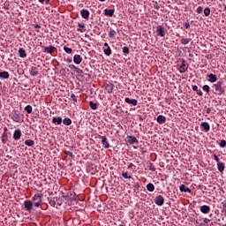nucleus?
Segmentation results:
<instances>
[{
	"label": "nucleus",
	"mask_w": 226,
	"mask_h": 226,
	"mask_svg": "<svg viewBox=\"0 0 226 226\" xmlns=\"http://www.w3.org/2000/svg\"><path fill=\"white\" fill-rule=\"evenodd\" d=\"M154 202L156 206H163V204H165V198H163L162 195H158L154 199Z\"/></svg>",
	"instance_id": "3"
},
{
	"label": "nucleus",
	"mask_w": 226,
	"mask_h": 226,
	"mask_svg": "<svg viewBox=\"0 0 226 226\" xmlns=\"http://www.w3.org/2000/svg\"><path fill=\"white\" fill-rule=\"evenodd\" d=\"M71 98H72V102H74L75 103H77V96H75V94H71Z\"/></svg>",
	"instance_id": "44"
},
{
	"label": "nucleus",
	"mask_w": 226,
	"mask_h": 226,
	"mask_svg": "<svg viewBox=\"0 0 226 226\" xmlns=\"http://www.w3.org/2000/svg\"><path fill=\"white\" fill-rule=\"evenodd\" d=\"M0 79H10V73L8 72H1Z\"/></svg>",
	"instance_id": "21"
},
{
	"label": "nucleus",
	"mask_w": 226,
	"mask_h": 226,
	"mask_svg": "<svg viewBox=\"0 0 226 226\" xmlns=\"http://www.w3.org/2000/svg\"><path fill=\"white\" fill-rule=\"evenodd\" d=\"M156 121L159 124H164V123L167 121V117H165L163 115H159Z\"/></svg>",
	"instance_id": "9"
},
{
	"label": "nucleus",
	"mask_w": 226,
	"mask_h": 226,
	"mask_svg": "<svg viewBox=\"0 0 226 226\" xmlns=\"http://www.w3.org/2000/svg\"><path fill=\"white\" fill-rule=\"evenodd\" d=\"M179 190L180 192H185V193H192V190L183 184L180 185Z\"/></svg>",
	"instance_id": "15"
},
{
	"label": "nucleus",
	"mask_w": 226,
	"mask_h": 226,
	"mask_svg": "<svg viewBox=\"0 0 226 226\" xmlns=\"http://www.w3.org/2000/svg\"><path fill=\"white\" fill-rule=\"evenodd\" d=\"M207 77L208 78V82H211V84H215V82H216V80H218V78H216V75L210 73L207 74Z\"/></svg>",
	"instance_id": "7"
},
{
	"label": "nucleus",
	"mask_w": 226,
	"mask_h": 226,
	"mask_svg": "<svg viewBox=\"0 0 226 226\" xmlns=\"http://www.w3.org/2000/svg\"><path fill=\"white\" fill-rule=\"evenodd\" d=\"M156 31H157L158 36H161L162 38L165 36V29L163 28V26H159Z\"/></svg>",
	"instance_id": "8"
},
{
	"label": "nucleus",
	"mask_w": 226,
	"mask_h": 226,
	"mask_svg": "<svg viewBox=\"0 0 226 226\" xmlns=\"http://www.w3.org/2000/svg\"><path fill=\"white\" fill-rule=\"evenodd\" d=\"M125 103H129V105H133L134 107H137L138 101L136 99H130L129 97H126Z\"/></svg>",
	"instance_id": "11"
},
{
	"label": "nucleus",
	"mask_w": 226,
	"mask_h": 226,
	"mask_svg": "<svg viewBox=\"0 0 226 226\" xmlns=\"http://www.w3.org/2000/svg\"><path fill=\"white\" fill-rule=\"evenodd\" d=\"M80 15L82 19H85L86 20H87V19H89V11L83 9L80 11Z\"/></svg>",
	"instance_id": "10"
},
{
	"label": "nucleus",
	"mask_w": 226,
	"mask_h": 226,
	"mask_svg": "<svg viewBox=\"0 0 226 226\" xmlns=\"http://www.w3.org/2000/svg\"><path fill=\"white\" fill-rule=\"evenodd\" d=\"M104 14L108 17H113L114 16V10H105Z\"/></svg>",
	"instance_id": "25"
},
{
	"label": "nucleus",
	"mask_w": 226,
	"mask_h": 226,
	"mask_svg": "<svg viewBox=\"0 0 226 226\" xmlns=\"http://www.w3.org/2000/svg\"><path fill=\"white\" fill-rule=\"evenodd\" d=\"M201 128H203L204 132H209L211 130V126L207 122H202L200 124Z\"/></svg>",
	"instance_id": "13"
},
{
	"label": "nucleus",
	"mask_w": 226,
	"mask_h": 226,
	"mask_svg": "<svg viewBox=\"0 0 226 226\" xmlns=\"http://www.w3.org/2000/svg\"><path fill=\"white\" fill-rule=\"evenodd\" d=\"M192 91H199V87L196 85L192 87Z\"/></svg>",
	"instance_id": "51"
},
{
	"label": "nucleus",
	"mask_w": 226,
	"mask_h": 226,
	"mask_svg": "<svg viewBox=\"0 0 226 226\" xmlns=\"http://www.w3.org/2000/svg\"><path fill=\"white\" fill-rule=\"evenodd\" d=\"M109 38H115L116 37V30L110 29V31L109 33Z\"/></svg>",
	"instance_id": "33"
},
{
	"label": "nucleus",
	"mask_w": 226,
	"mask_h": 226,
	"mask_svg": "<svg viewBox=\"0 0 226 226\" xmlns=\"http://www.w3.org/2000/svg\"><path fill=\"white\" fill-rule=\"evenodd\" d=\"M56 206H58V207L60 206H63V200L59 199V198H56Z\"/></svg>",
	"instance_id": "38"
},
{
	"label": "nucleus",
	"mask_w": 226,
	"mask_h": 226,
	"mask_svg": "<svg viewBox=\"0 0 226 226\" xmlns=\"http://www.w3.org/2000/svg\"><path fill=\"white\" fill-rule=\"evenodd\" d=\"M185 29H190V23L189 22H185Z\"/></svg>",
	"instance_id": "50"
},
{
	"label": "nucleus",
	"mask_w": 226,
	"mask_h": 226,
	"mask_svg": "<svg viewBox=\"0 0 226 226\" xmlns=\"http://www.w3.org/2000/svg\"><path fill=\"white\" fill-rule=\"evenodd\" d=\"M214 160H215L217 163H220V158H218V155L215 154V155H214Z\"/></svg>",
	"instance_id": "47"
},
{
	"label": "nucleus",
	"mask_w": 226,
	"mask_h": 226,
	"mask_svg": "<svg viewBox=\"0 0 226 226\" xmlns=\"http://www.w3.org/2000/svg\"><path fill=\"white\" fill-rule=\"evenodd\" d=\"M104 47L109 48V43L105 42V43H104Z\"/></svg>",
	"instance_id": "56"
},
{
	"label": "nucleus",
	"mask_w": 226,
	"mask_h": 226,
	"mask_svg": "<svg viewBox=\"0 0 226 226\" xmlns=\"http://www.w3.org/2000/svg\"><path fill=\"white\" fill-rule=\"evenodd\" d=\"M205 223H207V222H209V220H207V219H205Z\"/></svg>",
	"instance_id": "60"
},
{
	"label": "nucleus",
	"mask_w": 226,
	"mask_h": 226,
	"mask_svg": "<svg viewBox=\"0 0 226 226\" xmlns=\"http://www.w3.org/2000/svg\"><path fill=\"white\" fill-rule=\"evenodd\" d=\"M78 26L79 27V28H78L79 33H84V31H82V29H84V27H86V25L79 23Z\"/></svg>",
	"instance_id": "37"
},
{
	"label": "nucleus",
	"mask_w": 226,
	"mask_h": 226,
	"mask_svg": "<svg viewBox=\"0 0 226 226\" xmlns=\"http://www.w3.org/2000/svg\"><path fill=\"white\" fill-rule=\"evenodd\" d=\"M119 226H124V225H123V224H120Z\"/></svg>",
	"instance_id": "64"
},
{
	"label": "nucleus",
	"mask_w": 226,
	"mask_h": 226,
	"mask_svg": "<svg viewBox=\"0 0 226 226\" xmlns=\"http://www.w3.org/2000/svg\"><path fill=\"white\" fill-rule=\"evenodd\" d=\"M40 27H41L40 25L35 26V28H37V29H40Z\"/></svg>",
	"instance_id": "57"
},
{
	"label": "nucleus",
	"mask_w": 226,
	"mask_h": 226,
	"mask_svg": "<svg viewBox=\"0 0 226 226\" xmlns=\"http://www.w3.org/2000/svg\"><path fill=\"white\" fill-rule=\"evenodd\" d=\"M52 123H56V124H61V123H63V118H61V117H53Z\"/></svg>",
	"instance_id": "23"
},
{
	"label": "nucleus",
	"mask_w": 226,
	"mask_h": 226,
	"mask_svg": "<svg viewBox=\"0 0 226 226\" xmlns=\"http://www.w3.org/2000/svg\"><path fill=\"white\" fill-rule=\"evenodd\" d=\"M196 11H197V13H202V11H204V8H202V6H199V7L196 9Z\"/></svg>",
	"instance_id": "43"
},
{
	"label": "nucleus",
	"mask_w": 226,
	"mask_h": 226,
	"mask_svg": "<svg viewBox=\"0 0 226 226\" xmlns=\"http://www.w3.org/2000/svg\"><path fill=\"white\" fill-rule=\"evenodd\" d=\"M50 3V0H46V4H49Z\"/></svg>",
	"instance_id": "59"
},
{
	"label": "nucleus",
	"mask_w": 226,
	"mask_h": 226,
	"mask_svg": "<svg viewBox=\"0 0 226 226\" xmlns=\"http://www.w3.org/2000/svg\"><path fill=\"white\" fill-rule=\"evenodd\" d=\"M149 170H151V172H155L156 168H154V166H150Z\"/></svg>",
	"instance_id": "48"
},
{
	"label": "nucleus",
	"mask_w": 226,
	"mask_h": 226,
	"mask_svg": "<svg viewBox=\"0 0 226 226\" xmlns=\"http://www.w3.org/2000/svg\"><path fill=\"white\" fill-rule=\"evenodd\" d=\"M109 93H112L114 89V86H109Z\"/></svg>",
	"instance_id": "52"
},
{
	"label": "nucleus",
	"mask_w": 226,
	"mask_h": 226,
	"mask_svg": "<svg viewBox=\"0 0 226 226\" xmlns=\"http://www.w3.org/2000/svg\"><path fill=\"white\" fill-rule=\"evenodd\" d=\"M69 68H73L74 72L77 73H84V72L81 69H79L77 66H75L73 64L69 65Z\"/></svg>",
	"instance_id": "26"
},
{
	"label": "nucleus",
	"mask_w": 226,
	"mask_h": 226,
	"mask_svg": "<svg viewBox=\"0 0 226 226\" xmlns=\"http://www.w3.org/2000/svg\"><path fill=\"white\" fill-rule=\"evenodd\" d=\"M41 201H37V202L34 203V206L35 207H38L41 206Z\"/></svg>",
	"instance_id": "49"
},
{
	"label": "nucleus",
	"mask_w": 226,
	"mask_h": 226,
	"mask_svg": "<svg viewBox=\"0 0 226 226\" xmlns=\"http://www.w3.org/2000/svg\"><path fill=\"white\" fill-rule=\"evenodd\" d=\"M217 169H218L219 172H223V170H225V163L218 162Z\"/></svg>",
	"instance_id": "20"
},
{
	"label": "nucleus",
	"mask_w": 226,
	"mask_h": 226,
	"mask_svg": "<svg viewBox=\"0 0 226 226\" xmlns=\"http://www.w3.org/2000/svg\"><path fill=\"white\" fill-rule=\"evenodd\" d=\"M200 211H201L203 215H207L211 211V207L207 205H203L200 207Z\"/></svg>",
	"instance_id": "6"
},
{
	"label": "nucleus",
	"mask_w": 226,
	"mask_h": 226,
	"mask_svg": "<svg viewBox=\"0 0 226 226\" xmlns=\"http://www.w3.org/2000/svg\"><path fill=\"white\" fill-rule=\"evenodd\" d=\"M133 167V163H130L129 165H128V169H132Z\"/></svg>",
	"instance_id": "55"
},
{
	"label": "nucleus",
	"mask_w": 226,
	"mask_h": 226,
	"mask_svg": "<svg viewBox=\"0 0 226 226\" xmlns=\"http://www.w3.org/2000/svg\"><path fill=\"white\" fill-rule=\"evenodd\" d=\"M25 110H26V112H27V114H31V112H33V106L32 105H26L25 107Z\"/></svg>",
	"instance_id": "31"
},
{
	"label": "nucleus",
	"mask_w": 226,
	"mask_h": 226,
	"mask_svg": "<svg viewBox=\"0 0 226 226\" xmlns=\"http://www.w3.org/2000/svg\"><path fill=\"white\" fill-rule=\"evenodd\" d=\"M99 1H101V3H105L106 0H99Z\"/></svg>",
	"instance_id": "61"
},
{
	"label": "nucleus",
	"mask_w": 226,
	"mask_h": 226,
	"mask_svg": "<svg viewBox=\"0 0 226 226\" xmlns=\"http://www.w3.org/2000/svg\"><path fill=\"white\" fill-rule=\"evenodd\" d=\"M64 52H66V54H72V52H73V49H72V48H68L66 46L64 47Z\"/></svg>",
	"instance_id": "35"
},
{
	"label": "nucleus",
	"mask_w": 226,
	"mask_h": 226,
	"mask_svg": "<svg viewBox=\"0 0 226 226\" xmlns=\"http://www.w3.org/2000/svg\"><path fill=\"white\" fill-rule=\"evenodd\" d=\"M49 204H50V206H52L53 207H56V208L58 207L56 198H53L52 200H49Z\"/></svg>",
	"instance_id": "27"
},
{
	"label": "nucleus",
	"mask_w": 226,
	"mask_h": 226,
	"mask_svg": "<svg viewBox=\"0 0 226 226\" xmlns=\"http://www.w3.org/2000/svg\"><path fill=\"white\" fill-rule=\"evenodd\" d=\"M2 142H3V144H6V139H4V134H3Z\"/></svg>",
	"instance_id": "53"
},
{
	"label": "nucleus",
	"mask_w": 226,
	"mask_h": 226,
	"mask_svg": "<svg viewBox=\"0 0 226 226\" xmlns=\"http://www.w3.org/2000/svg\"><path fill=\"white\" fill-rule=\"evenodd\" d=\"M12 119L15 121V123H19V115L13 116Z\"/></svg>",
	"instance_id": "46"
},
{
	"label": "nucleus",
	"mask_w": 226,
	"mask_h": 226,
	"mask_svg": "<svg viewBox=\"0 0 226 226\" xmlns=\"http://www.w3.org/2000/svg\"><path fill=\"white\" fill-rule=\"evenodd\" d=\"M147 190L148 192H154V185H153L152 183L148 184V185H147Z\"/></svg>",
	"instance_id": "29"
},
{
	"label": "nucleus",
	"mask_w": 226,
	"mask_h": 226,
	"mask_svg": "<svg viewBox=\"0 0 226 226\" xmlns=\"http://www.w3.org/2000/svg\"><path fill=\"white\" fill-rule=\"evenodd\" d=\"M203 11L205 17H209V15H211V9H209L208 7L205 8Z\"/></svg>",
	"instance_id": "32"
},
{
	"label": "nucleus",
	"mask_w": 226,
	"mask_h": 226,
	"mask_svg": "<svg viewBox=\"0 0 226 226\" xmlns=\"http://www.w3.org/2000/svg\"><path fill=\"white\" fill-rule=\"evenodd\" d=\"M21 137H22V132L20 131V129L15 130L13 133L14 140H20Z\"/></svg>",
	"instance_id": "5"
},
{
	"label": "nucleus",
	"mask_w": 226,
	"mask_h": 226,
	"mask_svg": "<svg viewBox=\"0 0 226 226\" xmlns=\"http://www.w3.org/2000/svg\"><path fill=\"white\" fill-rule=\"evenodd\" d=\"M202 89H203V91H206V93H209L210 87L208 85H205V86H203Z\"/></svg>",
	"instance_id": "40"
},
{
	"label": "nucleus",
	"mask_w": 226,
	"mask_h": 226,
	"mask_svg": "<svg viewBox=\"0 0 226 226\" xmlns=\"http://www.w3.org/2000/svg\"><path fill=\"white\" fill-rule=\"evenodd\" d=\"M19 57L26 58L27 57V53H26V49L24 48H21L18 51Z\"/></svg>",
	"instance_id": "17"
},
{
	"label": "nucleus",
	"mask_w": 226,
	"mask_h": 226,
	"mask_svg": "<svg viewBox=\"0 0 226 226\" xmlns=\"http://www.w3.org/2000/svg\"><path fill=\"white\" fill-rule=\"evenodd\" d=\"M224 10H226V5L224 6Z\"/></svg>",
	"instance_id": "63"
},
{
	"label": "nucleus",
	"mask_w": 226,
	"mask_h": 226,
	"mask_svg": "<svg viewBox=\"0 0 226 226\" xmlns=\"http://www.w3.org/2000/svg\"><path fill=\"white\" fill-rule=\"evenodd\" d=\"M188 70V67L186 66V60L183 59L182 64L179 67V73H185V72Z\"/></svg>",
	"instance_id": "4"
},
{
	"label": "nucleus",
	"mask_w": 226,
	"mask_h": 226,
	"mask_svg": "<svg viewBox=\"0 0 226 226\" xmlns=\"http://www.w3.org/2000/svg\"><path fill=\"white\" fill-rule=\"evenodd\" d=\"M102 144L104 146L105 149H109V147H110V144H109V141H107V137L105 136L102 137Z\"/></svg>",
	"instance_id": "12"
},
{
	"label": "nucleus",
	"mask_w": 226,
	"mask_h": 226,
	"mask_svg": "<svg viewBox=\"0 0 226 226\" xmlns=\"http://www.w3.org/2000/svg\"><path fill=\"white\" fill-rule=\"evenodd\" d=\"M103 53L105 54V56H110L112 54V49H110V46H108L107 49H104Z\"/></svg>",
	"instance_id": "24"
},
{
	"label": "nucleus",
	"mask_w": 226,
	"mask_h": 226,
	"mask_svg": "<svg viewBox=\"0 0 226 226\" xmlns=\"http://www.w3.org/2000/svg\"><path fill=\"white\" fill-rule=\"evenodd\" d=\"M219 146H220V147H226V140L225 139H222V140H221L220 141V143H219Z\"/></svg>",
	"instance_id": "39"
},
{
	"label": "nucleus",
	"mask_w": 226,
	"mask_h": 226,
	"mask_svg": "<svg viewBox=\"0 0 226 226\" xmlns=\"http://www.w3.org/2000/svg\"><path fill=\"white\" fill-rule=\"evenodd\" d=\"M63 124L65 125V126H70V124H72V119L70 118H64L63 120Z\"/></svg>",
	"instance_id": "30"
},
{
	"label": "nucleus",
	"mask_w": 226,
	"mask_h": 226,
	"mask_svg": "<svg viewBox=\"0 0 226 226\" xmlns=\"http://www.w3.org/2000/svg\"><path fill=\"white\" fill-rule=\"evenodd\" d=\"M122 177L124 179H132V176H128V173L124 171L122 172Z\"/></svg>",
	"instance_id": "36"
},
{
	"label": "nucleus",
	"mask_w": 226,
	"mask_h": 226,
	"mask_svg": "<svg viewBox=\"0 0 226 226\" xmlns=\"http://www.w3.org/2000/svg\"><path fill=\"white\" fill-rule=\"evenodd\" d=\"M73 63H75V64H80V63H82V56H80V55H75L73 56Z\"/></svg>",
	"instance_id": "16"
},
{
	"label": "nucleus",
	"mask_w": 226,
	"mask_h": 226,
	"mask_svg": "<svg viewBox=\"0 0 226 226\" xmlns=\"http://www.w3.org/2000/svg\"><path fill=\"white\" fill-rule=\"evenodd\" d=\"M123 52H124V54H130V48H128V47H124V48H123Z\"/></svg>",
	"instance_id": "41"
},
{
	"label": "nucleus",
	"mask_w": 226,
	"mask_h": 226,
	"mask_svg": "<svg viewBox=\"0 0 226 226\" xmlns=\"http://www.w3.org/2000/svg\"><path fill=\"white\" fill-rule=\"evenodd\" d=\"M39 3H45V0H39Z\"/></svg>",
	"instance_id": "58"
},
{
	"label": "nucleus",
	"mask_w": 226,
	"mask_h": 226,
	"mask_svg": "<svg viewBox=\"0 0 226 226\" xmlns=\"http://www.w3.org/2000/svg\"><path fill=\"white\" fill-rule=\"evenodd\" d=\"M56 48L54 47V46H49V47H46L45 49H44V52L46 53V54H52L53 52H54V49H55Z\"/></svg>",
	"instance_id": "18"
},
{
	"label": "nucleus",
	"mask_w": 226,
	"mask_h": 226,
	"mask_svg": "<svg viewBox=\"0 0 226 226\" xmlns=\"http://www.w3.org/2000/svg\"><path fill=\"white\" fill-rule=\"evenodd\" d=\"M203 94H204V93H202L201 90H200V91L198 92V95H199V96H202Z\"/></svg>",
	"instance_id": "54"
},
{
	"label": "nucleus",
	"mask_w": 226,
	"mask_h": 226,
	"mask_svg": "<svg viewBox=\"0 0 226 226\" xmlns=\"http://www.w3.org/2000/svg\"><path fill=\"white\" fill-rule=\"evenodd\" d=\"M207 114H209V109H207Z\"/></svg>",
	"instance_id": "62"
},
{
	"label": "nucleus",
	"mask_w": 226,
	"mask_h": 226,
	"mask_svg": "<svg viewBox=\"0 0 226 226\" xmlns=\"http://www.w3.org/2000/svg\"><path fill=\"white\" fill-rule=\"evenodd\" d=\"M128 142L132 145V144H137L139 142V139L135 136H127Z\"/></svg>",
	"instance_id": "14"
},
{
	"label": "nucleus",
	"mask_w": 226,
	"mask_h": 226,
	"mask_svg": "<svg viewBox=\"0 0 226 226\" xmlns=\"http://www.w3.org/2000/svg\"><path fill=\"white\" fill-rule=\"evenodd\" d=\"M89 107L90 109H92V110H96V109H98V104L96 102H94L93 101H90Z\"/></svg>",
	"instance_id": "22"
},
{
	"label": "nucleus",
	"mask_w": 226,
	"mask_h": 226,
	"mask_svg": "<svg viewBox=\"0 0 226 226\" xmlns=\"http://www.w3.org/2000/svg\"><path fill=\"white\" fill-rule=\"evenodd\" d=\"M65 154H67V156H70L71 158H75V155L73 154L72 152L66 151V152H65Z\"/></svg>",
	"instance_id": "42"
},
{
	"label": "nucleus",
	"mask_w": 226,
	"mask_h": 226,
	"mask_svg": "<svg viewBox=\"0 0 226 226\" xmlns=\"http://www.w3.org/2000/svg\"><path fill=\"white\" fill-rule=\"evenodd\" d=\"M25 145L28 146V147H32V146H34V141L33 139H26Z\"/></svg>",
	"instance_id": "28"
},
{
	"label": "nucleus",
	"mask_w": 226,
	"mask_h": 226,
	"mask_svg": "<svg viewBox=\"0 0 226 226\" xmlns=\"http://www.w3.org/2000/svg\"><path fill=\"white\" fill-rule=\"evenodd\" d=\"M23 206L26 211H27L28 213H31V211H33V201L26 200L24 201Z\"/></svg>",
	"instance_id": "2"
},
{
	"label": "nucleus",
	"mask_w": 226,
	"mask_h": 226,
	"mask_svg": "<svg viewBox=\"0 0 226 226\" xmlns=\"http://www.w3.org/2000/svg\"><path fill=\"white\" fill-rule=\"evenodd\" d=\"M30 75H32V77H36V75H38V68L31 67Z\"/></svg>",
	"instance_id": "19"
},
{
	"label": "nucleus",
	"mask_w": 226,
	"mask_h": 226,
	"mask_svg": "<svg viewBox=\"0 0 226 226\" xmlns=\"http://www.w3.org/2000/svg\"><path fill=\"white\" fill-rule=\"evenodd\" d=\"M222 86H223V81H217L216 84H214L216 93H220V94H223V93H225V90Z\"/></svg>",
	"instance_id": "1"
},
{
	"label": "nucleus",
	"mask_w": 226,
	"mask_h": 226,
	"mask_svg": "<svg viewBox=\"0 0 226 226\" xmlns=\"http://www.w3.org/2000/svg\"><path fill=\"white\" fill-rule=\"evenodd\" d=\"M181 43H182V45H188L190 43V39L182 38Z\"/></svg>",
	"instance_id": "34"
},
{
	"label": "nucleus",
	"mask_w": 226,
	"mask_h": 226,
	"mask_svg": "<svg viewBox=\"0 0 226 226\" xmlns=\"http://www.w3.org/2000/svg\"><path fill=\"white\" fill-rule=\"evenodd\" d=\"M41 194H34V196L32 198L33 200H38V199H40Z\"/></svg>",
	"instance_id": "45"
}]
</instances>
